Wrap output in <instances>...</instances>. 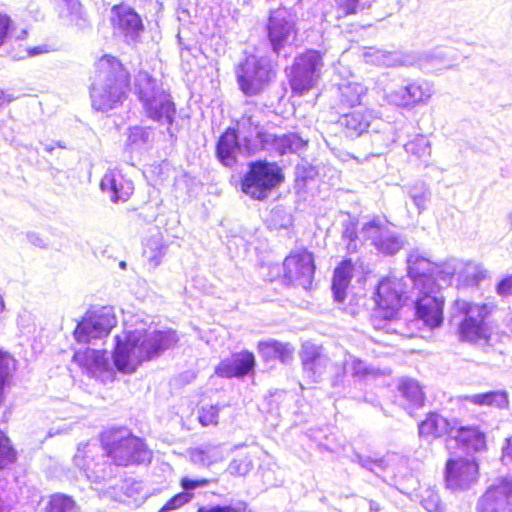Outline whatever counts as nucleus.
Segmentation results:
<instances>
[{"label":"nucleus","instance_id":"nucleus-51","mask_svg":"<svg viewBox=\"0 0 512 512\" xmlns=\"http://www.w3.org/2000/svg\"><path fill=\"white\" fill-rule=\"evenodd\" d=\"M199 421L203 426L208 425L210 422H212V418H202L199 417Z\"/></svg>","mask_w":512,"mask_h":512},{"label":"nucleus","instance_id":"nucleus-41","mask_svg":"<svg viewBox=\"0 0 512 512\" xmlns=\"http://www.w3.org/2000/svg\"><path fill=\"white\" fill-rule=\"evenodd\" d=\"M13 30L14 21L12 18L8 14L0 11V47L5 45Z\"/></svg>","mask_w":512,"mask_h":512},{"label":"nucleus","instance_id":"nucleus-21","mask_svg":"<svg viewBox=\"0 0 512 512\" xmlns=\"http://www.w3.org/2000/svg\"><path fill=\"white\" fill-rule=\"evenodd\" d=\"M450 280L457 275L458 285L464 287L478 286L481 281L488 277V271L482 266L473 262H463L457 259L450 260Z\"/></svg>","mask_w":512,"mask_h":512},{"label":"nucleus","instance_id":"nucleus-46","mask_svg":"<svg viewBox=\"0 0 512 512\" xmlns=\"http://www.w3.org/2000/svg\"><path fill=\"white\" fill-rule=\"evenodd\" d=\"M256 137L262 149H266L269 145L272 146V136L265 130H258Z\"/></svg>","mask_w":512,"mask_h":512},{"label":"nucleus","instance_id":"nucleus-53","mask_svg":"<svg viewBox=\"0 0 512 512\" xmlns=\"http://www.w3.org/2000/svg\"><path fill=\"white\" fill-rule=\"evenodd\" d=\"M4 310V302L2 300V298L0 297V312H2Z\"/></svg>","mask_w":512,"mask_h":512},{"label":"nucleus","instance_id":"nucleus-37","mask_svg":"<svg viewBox=\"0 0 512 512\" xmlns=\"http://www.w3.org/2000/svg\"><path fill=\"white\" fill-rule=\"evenodd\" d=\"M406 153L414 159L426 158L430 155L428 143L422 138H415L408 141L405 146Z\"/></svg>","mask_w":512,"mask_h":512},{"label":"nucleus","instance_id":"nucleus-39","mask_svg":"<svg viewBox=\"0 0 512 512\" xmlns=\"http://www.w3.org/2000/svg\"><path fill=\"white\" fill-rule=\"evenodd\" d=\"M193 497L194 495L192 493L182 491L178 492L165 502L161 510L164 512L177 510L188 504Z\"/></svg>","mask_w":512,"mask_h":512},{"label":"nucleus","instance_id":"nucleus-14","mask_svg":"<svg viewBox=\"0 0 512 512\" xmlns=\"http://www.w3.org/2000/svg\"><path fill=\"white\" fill-rule=\"evenodd\" d=\"M266 30L267 38L275 53H279L284 47L298 40L296 23L278 15L276 11L270 13Z\"/></svg>","mask_w":512,"mask_h":512},{"label":"nucleus","instance_id":"nucleus-55","mask_svg":"<svg viewBox=\"0 0 512 512\" xmlns=\"http://www.w3.org/2000/svg\"><path fill=\"white\" fill-rule=\"evenodd\" d=\"M452 432H453V430L450 428V430H449L450 437H452Z\"/></svg>","mask_w":512,"mask_h":512},{"label":"nucleus","instance_id":"nucleus-45","mask_svg":"<svg viewBox=\"0 0 512 512\" xmlns=\"http://www.w3.org/2000/svg\"><path fill=\"white\" fill-rule=\"evenodd\" d=\"M197 512H237L234 507L231 506H199Z\"/></svg>","mask_w":512,"mask_h":512},{"label":"nucleus","instance_id":"nucleus-22","mask_svg":"<svg viewBox=\"0 0 512 512\" xmlns=\"http://www.w3.org/2000/svg\"><path fill=\"white\" fill-rule=\"evenodd\" d=\"M354 270L355 266L350 258L342 259L334 268L331 290L335 301L342 303L346 299Z\"/></svg>","mask_w":512,"mask_h":512},{"label":"nucleus","instance_id":"nucleus-48","mask_svg":"<svg viewBox=\"0 0 512 512\" xmlns=\"http://www.w3.org/2000/svg\"><path fill=\"white\" fill-rule=\"evenodd\" d=\"M413 203L417 206L419 211H422L426 207V197L424 194H414L412 196Z\"/></svg>","mask_w":512,"mask_h":512},{"label":"nucleus","instance_id":"nucleus-49","mask_svg":"<svg viewBox=\"0 0 512 512\" xmlns=\"http://www.w3.org/2000/svg\"><path fill=\"white\" fill-rule=\"evenodd\" d=\"M512 460V436L507 439V445L503 448V459Z\"/></svg>","mask_w":512,"mask_h":512},{"label":"nucleus","instance_id":"nucleus-11","mask_svg":"<svg viewBox=\"0 0 512 512\" xmlns=\"http://www.w3.org/2000/svg\"><path fill=\"white\" fill-rule=\"evenodd\" d=\"M404 283L397 278L386 277L380 280L376 289V309L385 320L396 318L404 305L406 292Z\"/></svg>","mask_w":512,"mask_h":512},{"label":"nucleus","instance_id":"nucleus-20","mask_svg":"<svg viewBox=\"0 0 512 512\" xmlns=\"http://www.w3.org/2000/svg\"><path fill=\"white\" fill-rule=\"evenodd\" d=\"M372 118L371 111L367 107L361 106L343 114L339 119V124L347 137L357 138L368 131Z\"/></svg>","mask_w":512,"mask_h":512},{"label":"nucleus","instance_id":"nucleus-52","mask_svg":"<svg viewBox=\"0 0 512 512\" xmlns=\"http://www.w3.org/2000/svg\"><path fill=\"white\" fill-rule=\"evenodd\" d=\"M507 220H508V222H509V224L511 226V229H512V211L508 214Z\"/></svg>","mask_w":512,"mask_h":512},{"label":"nucleus","instance_id":"nucleus-23","mask_svg":"<svg viewBox=\"0 0 512 512\" xmlns=\"http://www.w3.org/2000/svg\"><path fill=\"white\" fill-rule=\"evenodd\" d=\"M416 301V315L430 327H437L442 322V304L432 296L433 292L425 290Z\"/></svg>","mask_w":512,"mask_h":512},{"label":"nucleus","instance_id":"nucleus-3","mask_svg":"<svg viewBox=\"0 0 512 512\" xmlns=\"http://www.w3.org/2000/svg\"><path fill=\"white\" fill-rule=\"evenodd\" d=\"M100 441L105 456L116 466L140 465L152 458L145 441L123 428L105 431Z\"/></svg>","mask_w":512,"mask_h":512},{"label":"nucleus","instance_id":"nucleus-4","mask_svg":"<svg viewBox=\"0 0 512 512\" xmlns=\"http://www.w3.org/2000/svg\"><path fill=\"white\" fill-rule=\"evenodd\" d=\"M285 181V174L276 162L259 159L248 164L239 181L240 190L254 201L266 200Z\"/></svg>","mask_w":512,"mask_h":512},{"label":"nucleus","instance_id":"nucleus-26","mask_svg":"<svg viewBox=\"0 0 512 512\" xmlns=\"http://www.w3.org/2000/svg\"><path fill=\"white\" fill-rule=\"evenodd\" d=\"M72 361L85 370L91 377H93L97 371H104L108 367L106 352L90 348L76 351L72 356Z\"/></svg>","mask_w":512,"mask_h":512},{"label":"nucleus","instance_id":"nucleus-28","mask_svg":"<svg viewBox=\"0 0 512 512\" xmlns=\"http://www.w3.org/2000/svg\"><path fill=\"white\" fill-rule=\"evenodd\" d=\"M398 390L406 401V408H420L424 405V393L418 382L410 379L402 380Z\"/></svg>","mask_w":512,"mask_h":512},{"label":"nucleus","instance_id":"nucleus-16","mask_svg":"<svg viewBox=\"0 0 512 512\" xmlns=\"http://www.w3.org/2000/svg\"><path fill=\"white\" fill-rule=\"evenodd\" d=\"M256 358L253 352L241 350L221 360L215 367V374L224 379L244 378L254 373Z\"/></svg>","mask_w":512,"mask_h":512},{"label":"nucleus","instance_id":"nucleus-35","mask_svg":"<svg viewBox=\"0 0 512 512\" xmlns=\"http://www.w3.org/2000/svg\"><path fill=\"white\" fill-rule=\"evenodd\" d=\"M429 98L428 89L418 82L409 83L402 94L403 105L411 107Z\"/></svg>","mask_w":512,"mask_h":512},{"label":"nucleus","instance_id":"nucleus-34","mask_svg":"<svg viewBox=\"0 0 512 512\" xmlns=\"http://www.w3.org/2000/svg\"><path fill=\"white\" fill-rule=\"evenodd\" d=\"M255 453L238 454L228 465V472L235 477H245L253 468Z\"/></svg>","mask_w":512,"mask_h":512},{"label":"nucleus","instance_id":"nucleus-42","mask_svg":"<svg viewBox=\"0 0 512 512\" xmlns=\"http://www.w3.org/2000/svg\"><path fill=\"white\" fill-rule=\"evenodd\" d=\"M214 482L213 479L208 478H196L192 479L189 477H182L179 481L180 487L183 489L182 492H189L192 490H195L199 487H203L206 485H209L210 483Z\"/></svg>","mask_w":512,"mask_h":512},{"label":"nucleus","instance_id":"nucleus-36","mask_svg":"<svg viewBox=\"0 0 512 512\" xmlns=\"http://www.w3.org/2000/svg\"><path fill=\"white\" fill-rule=\"evenodd\" d=\"M322 353L316 346H305L301 351V363L305 370L314 372L319 366Z\"/></svg>","mask_w":512,"mask_h":512},{"label":"nucleus","instance_id":"nucleus-44","mask_svg":"<svg viewBox=\"0 0 512 512\" xmlns=\"http://www.w3.org/2000/svg\"><path fill=\"white\" fill-rule=\"evenodd\" d=\"M496 293L502 297L506 298L512 295V275H507L502 278L495 287Z\"/></svg>","mask_w":512,"mask_h":512},{"label":"nucleus","instance_id":"nucleus-40","mask_svg":"<svg viewBox=\"0 0 512 512\" xmlns=\"http://www.w3.org/2000/svg\"><path fill=\"white\" fill-rule=\"evenodd\" d=\"M337 18L355 15L359 10L360 0H334Z\"/></svg>","mask_w":512,"mask_h":512},{"label":"nucleus","instance_id":"nucleus-10","mask_svg":"<svg viewBox=\"0 0 512 512\" xmlns=\"http://www.w3.org/2000/svg\"><path fill=\"white\" fill-rule=\"evenodd\" d=\"M316 271L314 254L308 249L290 252L283 260L282 281L285 285L309 288Z\"/></svg>","mask_w":512,"mask_h":512},{"label":"nucleus","instance_id":"nucleus-7","mask_svg":"<svg viewBox=\"0 0 512 512\" xmlns=\"http://www.w3.org/2000/svg\"><path fill=\"white\" fill-rule=\"evenodd\" d=\"M322 66L323 55L318 50L308 49L297 56L288 76L292 95L301 97L313 89Z\"/></svg>","mask_w":512,"mask_h":512},{"label":"nucleus","instance_id":"nucleus-6","mask_svg":"<svg viewBox=\"0 0 512 512\" xmlns=\"http://www.w3.org/2000/svg\"><path fill=\"white\" fill-rule=\"evenodd\" d=\"M136 94L143 103L149 118L155 121L165 120L171 124L176 113L175 104L162 94H157L156 84L147 72H139L135 78Z\"/></svg>","mask_w":512,"mask_h":512},{"label":"nucleus","instance_id":"nucleus-47","mask_svg":"<svg viewBox=\"0 0 512 512\" xmlns=\"http://www.w3.org/2000/svg\"><path fill=\"white\" fill-rule=\"evenodd\" d=\"M49 51H50V49L47 45H39V46H35L32 48H28L27 55L30 57H33L36 55L48 53Z\"/></svg>","mask_w":512,"mask_h":512},{"label":"nucleus","instance_id":"nucleus-43","mask_svg":"<svg viewBox=\"0 0 512 512\" xmlns=\"http://www.w3.org/2000/svg\"><path fill=\"white\" fill-rule=\"evenodd\" d=\"M419 433L422 436H434L438 437L440 435L438 429H437V422L436 418H425L420 424H419Z\"/></svg>","mask_w":512,"mask_h":512},{"label":"nucleus","instance_id":"nucleus-29","mask_svg":"<svg viewBox=\"0 0 512 512\" xmlns=\"http://www.w3.org/2000/svg\"><path fill=\"white\" fill-rule=\"evenodd\" d=\"M305 142L296 133H287L279 136H273L272 149L280 156L296 153L297 150L305 146Z\"/></svg>","mask_w":512,"mask_h":512},{"label":"nucleus","instance_id":"nucleus-5","mask_svg":"<svg viewBox=\"0 0 512 512\" xmlns=\"http://www.w3.org/2000/svg\"><path fill=\"white\" fill-rule=\"evenodd\" d=\"M454 307L464 315L458 326L459 340L471 344L488 343L491 335L486 319L491 313V307L485 303L475 304L461 299L454 301Z\"/></svg>","mask_w":512,"mask_h":512},{"label":"nucleus","instance_id":"nucleus-38","mask_svg":"<svg viewBox=\"0 0 512 512\" xmlns=\"http://www.w3.org/2000/svg\"><path fill=\"white\" fill-rule=\"evenodd\" d=\"M190 460L195 464L210 466L217 462L218 457L213 448H196L190 452Z\"/></svg>","mask_w":512,"mask_h":512},{"label":"nucleus","instance_id":"nucleus-25","mask_svg":"<svg viewBox=\"0 0 512 512\" xmlns=\"http://www.w3.org/2000/svg\"><path fill=\"white\" fill-rule=\"evenodd\" d=\"M257 351L266 362L278 360L281 363H288L292 360L294 354V348L291 344L276 339L259 341Z\"/></svg>","mask_w":512,"mask_h":512},{"label":"nucleus","instance_id":"nucleus-2","mask_svg":"<svg viewBox=\"0 0 512 512\" xmlns=\"http://www.w3.org/2000/svg\"><path fill=\"white\" fill-rule=\"evenodd\" d=\"M163 332H128L123 340L117 338L113 363L119 372L131 374L146 361L157 357L166 348Z\"/></svg>","mask_w":512,"mask_h":512},{"label":"nucleus","instance_id":"nucleus-9","mask_svg":"<svg viewBox=\"0 0 512 512\" xmlns=\"http://www.w3.org/2000/svg\"><path fill=\"white\" fill-rule=\"evenodd\" d=\"M236 82L245 97L261 95L271 78L266 66L255 56H248L235 68Z\"/></svg>","mask_w":512,"mask_h":512},{"label":"nucleus","instance_id":"nucleus-27","mask_svg":"<svg viewBox=\"0 0 512 512\" xmlns=\"http://www.w3.org/2000/svg\"><path fill=\"white\" fill-rule=\"evenodd\" d=\"M453 437L468 452H479L486 446L485 435L474 427H461Z\"/></svg>","mask_w":512,"mask_h":512},{"label":"nucleus","instance_id":"nucleus-18","mask_svg":"<svg viewBox=\"0 0 512 512\" xmlns=\"http://www.w3.org/2000/svg\"><path fill=\"white\" fill-rule=\"evenodd\" d=\"M479 466L473 458L450 459V491H466L478 481Z\"/></svg>","mask_w":512,"mask_h":512},{"label":"nucleus","instance_id":"nucleus-54","mask_svg":"<svg viewBox=\"0 0 512 512\" xmlns=\"http://www.w3.org/2000/svg\"><path fill=\"white\" fill-rule=\"evenodd\" d=\"M428 416L432 417V416H435V414L434 413H429Z\"/></svg>","mask_w":512,"mask_h":512},{"label":"nucleus","instance_id":"nucleus-50","mask_svg":"<svg viewBox=\"0 0 512 512\" xmlns=\"http://www.w3.org/2000/svg\"><path fill=\"white\" fill-rule=\"evenodd\" d=\"M9 102H10V99L7 97V95L4 93V91L0 89V107L8 104Z\"/></svg>","mask_w":512,"mask_h":512},{"label":"nucleus","instance_id":"nucleus-24","mask_svg":"<svg viewBox=\"0 0 512 512\" xmlns=\"http://www.w3.org/2000/svg\"><path fill=\"white\" fill-rule=\"evenodd\" d=\"M101 188L109 193L114 203L128 201L134 193V185L131 180L121 174H107L101 180Z\"/></svg>","mask_w":512,"mask_h":512},{"label":"nucleus","instance_id":"nucleus-19","mask_svg":"<svg viewBox=\"0 0 512 512\" xmlns=\"http://www.w3.org/2000/svg\"><path fill=\"white\" fill-rule=\"evenodd\" d=\"M112 12L110 23L113 29L118 30L125 37L135 39L143 32L142 19L134 9L116 4L112 7Z\"/></svg>","mask_w":512,"mask_h":512},{"label":"nucleus","instance_id":"nucleus-31","mask_svg":"<svg viewBox=\"0 0 512 512\" xmlns=\"http://www.w3.org/2000/svg\"><path fill=\"white\" fill-rule=\"evenodd\" d=\"M366 89L359 83H346L340 87V101L351 108L361 107V101Z\"/></svg>","mask_w":512,"mask_h":512},{"label":"nucleus","instance_id":"nucleus-1","mask_svg":"<svg viewBox=\"0 0 512 512\" xmlns=\"http://www.w3.org/2000/svg\"><path fill=\"white\" fill-rule=\"evenodd\" d=\"M100 85L90 87L92 106L99 111L110 110L127 98L130 87V74L116 57L105 54L94 64Z\"/></svg>","mask_w":512,"mask_h":512},{"label":"nucleus","instance_id":"nucleus-13","mask_svg":"<svg viewBox=\"0 0 512 512\" xmlns=\"http://www.w3.org/2000/svg\"><path fill=\"white\" fill-rule=\"evenodd\" d=\"M362 231L365 239L371 241L382 253L394 254L402 247L394 225L387 219L374 218L364 224Z\"/></svg>","mask_w":512,"mask_h":512},{"label":"nucleus","instance_id":"nucleus-17","mask_svg":"<svg viewBox=\"0 0 512 512\" xmlns=\"http://www.w3.org/2000/svg\"><path fill=\"white\" fill-rule=\"evenodd\" d=\"M478 512H512V480L490 486L479 498Z\"/></svg>","mask_w":512,"mask_h":512},{"label":"nucleus","instance_id":"nucleus-32","mask_svg":"<svg viewBox=\"0 0 512 512\" xmlns=\"http://www.w3.org/2000/svg\"><path fill=\"white\" fill-rule=\"evenodd\" d=\"M18 459L11 439L0 429V471L10 469Z\"/></svg>","mask_w":512,"mask_h":512},{"label":"nucleus","instance_id":"nucleus-15","mask_svg":"<svg viewBox=\"0 0 512 512\" xmlns=\"http://www.w3.org/2000/svg\"><path fill=\"white\" fill-rule=\"evenodd\" d=\"M407 262L408 274L414 282V289L418 292H436V281L440 272L438 265L419 255H411Z\"/></svg>","mask_w":512,"mask_h":512},{"label":"nucleus","instance_id":"nucleus-33","mask_svg":"<svg viewBox=\"0 0 512 512\" xmlns=\"http://www.w3.org/2000/svg\"><path fill=\"white\" fill-rule=\"evenodd\" d=\"M45 512H78V505L71 496L54 493L49 496Z\"/></svg>","mask_w":512,"mask_h":512},{"label":"nucleus","instance_id":"nucleus-30","mask_svg":"<svg viewBox=\"0 0 512 512\" xmlns=\"http://www.w3.org/2000/svg\"><path fill=\"white\" fill-rule=\"evenodd\" d=\"M466 399H469L473 404L478 406L506 408L509 404L507 392L501 390L475 394L470 397H466Z\"/></svg>","mask_w":512,"mask_h":512},{"label":"nucleus","instance_id":"nucleus-12","mask_svg":"<svg viewBox=\"0 0 512 512\" xmlns=\"http://www.w3.org/2000/svg\"><path fill=\"white\" fill-rule=\"evenodd\" d=\"M115 324L116 319L112 311L102 307L88 312L77 324L73 335L78 343H89L91 339L108 335Z\"/></svg>","mask_w":512,"mask_h":512},{"label":"nucleus","instance_id":"nucleus-8","mask_svg":"<svg viewBox=\"0 0 512 512\" xmlns=\"http://www.w3.org/2000/svg\"><path fill=\"white\" fill-rule=\"evenodd\" d=\"M234 126L226 127L215 142V157L217 161L226 168L232 169L238 164V154L242 148L239 138V132L254 127L258 129V123H255L253 116L243 114L240 118L233 121Z\"/></svg>","mask_w":512,"mask_h":512}]
</instances>
